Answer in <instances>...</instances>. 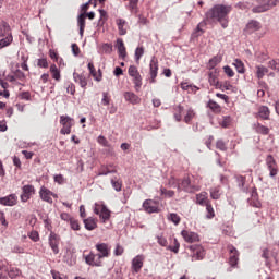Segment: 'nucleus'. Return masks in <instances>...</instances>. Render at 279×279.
Listing matches in <instances>:
<instances>
[{
	"mask_svg": "<svg viewBox=\"0 0 279 279\" xmlns=\"http://www.w3.org/2000/svg\"><path fill=\"white\" fill-rule=\"evenodd\" d=\"M124 99H125V101H130V104H133V105L141 104L140 97L132 92L124 93Z\"/></svg>",
	"mask_w": 279,
	"mask_h": 279,
	"instance_id": "nucleus-23",
	"label": "nucleus"
},
{
	"mask_svg": "<svg viewBox=\"0 0 279 279\" xmlns=\"http://www.w3.org/2000/svg\"><path fill=\"white\" fill-rule=\"evenodd\" d=\"M73 77H74V82H76V84H80L81 88H86V86H88V81H86V77L84 74H78L74 72Z\"/></svg>",
	"mask_w": 279,
	"mask_h": 279,
	"instance_id": "nucleus-22",
	"label": "nucleus"
},
{
	"mask_svg": "<svg viewBox=\"0 0 279 279\" xmlns=\"http://www.w3.org/2000/svg\"><path fill=\"white\" fill-rule=\"evenodd\" d=\"M228 250L230 252L229 263L231 267H236L239 263V251H236V247L232 245L228 246Z\"/></svg>",
	"mask_w": 279,
	"mask_h": 279,
	"instance_id": "nucleus-16",
	"label": "nucleus"
},
{
	"mask_svg": "<svg viewBox=\"0 0 279 279\" xmlns=\"http://www.w3.org/2000/svg\"><path fill=\"white\" fill-rule=\"evenodd\" d=\"M190 250V256L192 258V263L195 260H204L206 256V250H204V246L199 244H193L189 246Z\"/></svg>",
	"mask_w": 279,
	"mask_h": 279,
	"instance_id": "nucleus-4",
	"label": "nucleus"
},
{
	"mask_svg": "<svg viewBox=\"0 0 279 279\" xmlns=\"http://www.w3.org/2000/svg\"><path fill=\"white\" fill-rule=\"evenodd\" d=\"M96 250L98 252V256H100L101 259L108 258V256H110V246L106 243L96 244Z\"/></svg>",
	"mask_w": 279,
	"mask_h": 279,
	"instance_id": "nucleus-13",
	"label": "nucleus"
},
{
	"mask_svg": "<svg viewBox=\"0 0 279 279\" xmlns=\"http://www.w3.org/2000/svg\"><path fill=\"white\" fill-rule=\"evenodd\" d=\"M84 225L86 230H95L97 228V222L93 218L84 219Z\"/></svg>",
	"mask_w": 279,
	"mask_h": 279,
	"instance_id": "nucleus-32",
	"label": "nucleus"
},
{
	"mask_svg": "<svg viewBox=\"0 0 279 279\" xmlns=\"http://www.w3.org/2000/svg\"><path fill=\"white\" fill-rule=\"evenodd\" d=\"M143 208L146 213H158V203H156V201L154 199H146L143 203Z\"/></svg>",
	"mask_w": 279,
	"mask_h": 279,
	"instance_id": "nucleus-15",
	"label": "nucleus"
},
{
	"mask_svg": "<svg viewBox=\"0 0 279 279\" xmlns=\"http://www.w3.org/2000/svg\"><path fill=\"white\" fill-rule=\"evenodd\" d=\"M256 3H258V5L254 7L252 12L254 14H260L263 12H269V10L276 8V5L279 3V0H256Z\"/></svg>",
	"mask_w": 279,
	"mask_h": 279,
	"instance_id": "nucleus-3",
	"label": "nucleus"
},
{
	"mask_svg": "<svg viewBox=\"0 0 279 279\" xmlns=\"http://www.w3.org/2000/svg\"><path fill=\"white\" fill-rule=\"evenodd\" d=\"M271 114V111H269V107L267 106H262L258 109L257 112V118L258 119H263L264 121L269 120V116Z\"/></svg>",
	"mask_w": 279,
	"mask_h": 279,
	"instance_id": "nucleus-20",
	"label": "nucleus"
},
{
	"mask_svg": "<svg viewBox=\"0 0 279 279\" xmlns=\"http://www.w3.org/2000/svg\"><path fill=\"white\" fill-rule=\"evenodd\" d=\"M36 193V189H34V185H24L22 187V195L21 199L22 202H27L29 197H32Z\"/></svg>",
	"mask_w": 279,
	"mask_h": 279,
	"instance_id": "nucleus-14",
	"label": "nucleus"
},
{
	"mask_svg": "<svg viewBox=\"0 0 279 279\" xmlns=\"http://www.w3.org/2000/svg\"><path fill=\"white\" fill-rule=\"evenodd\" d=\"M169 185L178 189V191H185V193H195V191H199V186L193 182H191V178L185 177L181 184L177 183L175 178H171L169 180Z\"/></svg>",
	"mask_w": 279,
	"mask_h": 279,
	"instance_id": "nucleus-2",
	"label": "nucleus"
},
{
	"mask_svg": "<svg viewBox=\"0 0 279 279\" xmlns=\"http://www.w3.org/2000/svg\"><path fill=\"white\" fill-rule=\"evenodd\" d=\"M233 66H235L238 73H245V65H243V61L235 59L233 62Z\"/></svg>",
	"mask_w": 279,
	"mask_h": 279,
	"instance_id": "nucleus-39",
	"label": "nucleus"
},
{
	"mask_svg": "<svg viewBox=\"0 0 279 279\" xmlns=\"http://www.w3.org/2000/svg\"><path fill=\"white\" fill-rule=\"evenodd\" d=\"M66 90L70 93V95H75V85L69 84Z\"/></svg>",
	"mask_w": 279,
	"mask_h": 279,
	"instance_id": "nucleus-63",
	"label": "nucleus"
},
{
	"mask_svg": "<svg viewBox=\"0 0 279 279\" xmlns=\"http://www.w3.org/2000/svg\"><path fill=\"white\" fill-rule=\"evenodd\" d=\"M90 3H94V5H97V0H89L88 2H86L85 4H83V5H82L83 12H86V10H88V7L90 5Z\"/></svg>",
	"mask_w": 279,
	"mask_h": 279,
	"instance_id": "nucleus-57",
	"label": "nucleus"
},
{
	"mask_svg": "<svg viewBox=\"0 0 279 279\" xmlns=\"http://www.w3.org/2000/svg\"><path fill=\"white\" fill-rule=\"evenodd\" d=\"M111 184L112 187L114 189V191L119 192L121 191L123 184L121 183V181L119 179H111Z\"/></svg>",
	"mask_w": 279,
	"mask_h": 279,
	"instance_id": "nucleus-41",
	"label": "nucleus"
},
{
	"mask_svg": "<svg viewBox=\"0 0 279 279\" xmlns=\"http://www.w3.org/2000/svg\"><path fill=\"white\" fill-rule=\"evenodd\" d=\"M211 199H219L221 197V187L215 186L209 190Z\"/></svg>",
	"mask_w": 279,
	"mask_h": 279,
	"instance_id": "nucleus-30",
	"label": "nucleus"
},
{
	"mask_svg": "<svg viewBox=\"0 0 279 279\" xmlns=\"http://www.w3.org/2000/svg\"><path fill=\"white\" fill-rule=\"evenodd\" d=\"M54 182H57V184H64V177L62 174L54 175Z\"/></svg>",
	"mask_w": 279,
	"mask_h": 279,
	"instance_id": "nucleus-59",
	"label": "nucleus"
},
{
	"mask_svg": "<svg viewBox=\"0 0 279 279\" xmlns=\"http://www.w3.org/2000/svg\"><path fill=\"white\" fill-rule=\"evenodd\" d=\"M72 52L74 56H80V47L77 44H72Z\"/></svg>",
	"mask_w": 279,
	"mask_h": 279,
	"instance_id": "nucleus-62",
	"label": "nucleus"
},
{
	"mask_svg": "<svg viewBox=\"0 0 279 279\" xmlns=\"http://www.w3.org/2000/svg\"><path fill=\"white\" fill-rule=\"evenodd\" d=\"M117 49L120 58L125 59L128 52L125 51V44H123V39H117Z\"/></svg>",
	"mask_w": 279,
	"mask_h": 279,
	"instance_id": "nucleus-25",
	"label": "nucleus"
},
{
	"mask_svg": "<svg viewBox=\"0 0 279 279\" xmlns=\"http://www.w3.org/2000/svg\"><path fill=\"white\" fill-rule=\"evenodd\" d=\"M20 99H25V101H29V99H32V95L29 94V92H23L22 94H20Z\"/></svg>",
	"mask_w": 279,
	"mask_h": 279,
	"instance_id": "nucleus-55",
	"label": "nucleus"
},
{
	"mask_svg": "<svg viewBox=\"0 0 279 279\" xmlns=\"http://www.w3.org/2000/svg\"><path fill=\"white\" fill-rule=\"evenodd\" d=\"M50 73L53 77V80H56L57 82H60V70L58 69V66L56 64H51L50 65Z\"/></svg>",
	"mask_w": 279,
	"mask_h": 279,
	"instance_id": "nucleus-31",
	"label": "nucleus"
},
{
	"mask_svg": "<svg viewBox=\"0 0 279 279\" xmlns=\"http://www.w3.org/2000/svg\"><path fill=\"white\" fill-rule=\"evenodd\" d=\"M181 235L186 243H197V241H199V235L193 231L183 230Z\"/></svg>",
	"mask_w": 279,
	"mask_h": 279,
	"instance_id": "nucleus-12",
	"label": "nucleus"
},
{
	"mask_svg": "<svg viewBox=\"0 0 279 279\" xmlns=\"http://www.w3.org/2000/svg\"><path fill=\"white\" fill-rule=\"evenodd\" d=\"M53 279H66V276L60 275L59 272H52Z\"/></svg>",
	"mask_w": 279,
	"mask_h": 279,
	"instance_id": "nucleus-64",
	"label": "nucleus"
},
{
	"mask_svg": "<svg viewBox=\"0 0 279 279\" xmlns=\"http://www.w3.org/2000/svg\"><path fill=\"white\" fill-rule=\"evenodd\" d=\"M60 123L63 125L60 133L61 134H69L71 132V128L75 125V120L69 116H61L60 117Z\"/></svg>",
	"mask_w": 279,
	"mask_h": 279,
	"instance_id": "nucleus-6",
	"label": "nucleus"
},
{
	"mask_svg": "<svg viewBox=\"0 0 279 279\" xmlns=\"http://www.w3.org/2000/svg\"><path fill=\"white\" fill-rule=\"evenodd\" d=\"M77 23L80 27V36H84V29L86 27V13H82L78 15Z\"/></svg>",
	"mask_w": 279,
	"mask_h": 279,
	"instance_id": "nucleus-24",
	"label": "nucleus"
},
{
	"mask_svg": "<svg viewBox=\"0 0 279 279\" xmlns=\"http://www.w3.org/2000/svg\"><path fill=\"white\" fill-rule=\"evenodd\" d=\"M119 29L120 36H125L128 34V29H125L126 22L123 19H118L116 21Z\"/></svg>",
	"mask_w": 279,
	"mask_h": 279,
	"instance_id": "nucleus-26",
	"label": "nucleus"
},
{
	"mask_svg": "<svg viewBox=\"0 0 279 279\" xmlns=\"http://www.w3.org/2000/svg\"><path fill=\"white\" fill-rule=\"evenodd\" d=\"M168 250H170V252H173L174 254H178V252H180V242H178V240L174 239V245L169 246Z\"/></svg>",
	"mask_w": 279,
	"mask_h": 279,
	"instance_id": "nucleus-47",
	"label": "nucleus"
},
{
	"mask_svg": "<svg viewBox=\"0 0 279 279\" xmlns=\"http://www.w3.org/2000/svg\"><path fill=\"white\" fill-rule=\"evenodd\" d=\"M208 106H209L210 110H213L214 112H220L221 111V107L219 106V104H217L213 100H210L208 102Z\"/></svg>",
	"mask_w": 279,
	"mask_h": 279,
	"instance_id": "nucleus-43",
	"label": "nucleus"
},
{
	"mask_svg": "<svg viewBox=\"0 0 279 279\" xmlns=\"http://www.w3.org/2000/svg\"><path fill=\"white\" fill-rule=\"evenodd\" d=\"M101 104L104 106H109L110 105V98H108V93H102V100Z\"/></svg>",
	"mask_w": 279,
	"mask_h": 279,
	"instance_id": "nucleus-56",
	"label": "nucleus"
},
{
	"mask_svg": "<svg viewBox=\"0 0 279 279\" xmlns=\"http://www.w3.org/2000/svg\"><path fill=\"white\" fill-rule=\"evenodd\" d=\"M19 203V197L16 194H10L4 197H0V204L1 206H16Z\"/></svg>",
	"mask_w": 279,
	"mask_h": 279,
	"instance_id": "nucleus-11",
	"label": "nucleus"
},
{
	"mask_svg": "<svg viewBox=\"0 0 279 279\" xmlns=\"http://www.w3.org/2000/svg\"><path fill=\"white\" fill-rule=\"evenodd\" d=\"M85 263L86 265H89L90 267H101V256L99 254L89 253L87 256H85Z\"/></svg>",
	"mask_w": 279,
	"mask_h": 279,
	"instance_id": "nucleus-8",
	"label": "nucleus"
},
{
	"mask_svg": "<svg viewBox=\"0 0 279 279\" xmlns=\"http://www.w3.org/2000/svg\"><path fill=\"white\" fill-rule=\"evenodd\" d=\"M49 245L53 254H60V248L58 247V245H60V235L51 232L49 235Z\"/></svg>",
	"mask_w": 279,
	"mask_h": 279,
	"instance_id": "nucleus-9",
	"label": "nucleus"
},
{
	"mask_svg": "<svg viewBox=\"0 0 279 279\" xmlns=\"http://www.w3.org/2000/svg\"><path fill=\"white\" fill-rule=\"evenodd\" d=\"M37 66H40V69H48L49 62H47V59H39L37 62Z\"/></svg>",
	"mask_w": 279,
	"mask_h": 279,
	"instance_id": "nucleus-48",
	"label": "nucleus"
},
{
	"mask_svg": "<svg viewBox=\"0 0 279 279\" xmlns=\"http://www.w3.org/2000/svg\"><path fill=\"white\" fill-rule=\"evenodd\" d=\"M4 271L8 274L9 278H19L21 276L22 271L21 269L16 268V266H8L4 268Z\"/></svg>",
	"mask_w": 279,
	"mask_h": 279,
	"instance_id": "nucleus-19",
	"label": "nucleus"
},
{
	"mask_svg": "<svg viewBox=\"0 0 279 279\" xmlns=\"http://www.w3.org/2000/svg\"><path fill=\"white\" fill-rule=\"evenodd\" d=\"M98 143L99 145H102V147H110V144H108V140H106L104 135L98 136Z\"/></svg>",
	"mask_w": 279,
	"mask_h": 279,
	"instance_id": "nucleus-51",
	"label": "nucleus"
},
{
	"mask_svg": "<svg viewBox=\"0 0 279 279\" xmlns=\"http://www.w3.org/2000/svg\"><path fill=\"white\" fill-rule=\"evenodd\" d=\"M150 84H155L156 77H158V59L156 57H153L150 60Z\"/></svg>",
	"mask_w": 279,
	"mask_h": 279,
	"instance_id": "nucleus-10",
	"label": "nucleus"
},
{
	"mask_svg": "<svg viewBox=\"0 0 279 279\" xmlns=\"http://www.w3.org/2000/svg\"><path fill=\"white\" fill-rule=\"evenodd\" d=\"M269 73V69H267L264 65H257L256 66V76L258 80H263V77H265V74Z\"/></svg>",
	"mask_w": 279,
	"mask_h": 279,
	"instance_id": "nucleus-29",
	"label": "nucleus"
},
{
	"mask_svg": "<svg viewBox=\"0 0 279 279\" xmlns=\"http://www.w3.org/2000/svg\"><path fill=\"white\" fill-rule=\"evenodd\" d=\"M39 195L43 202H47L48 204H53V198H51L52 192L49 189L41 186L39 191Z\"/></svg>",
	"mask_w": 279,
	"mask_h": 279,
	"instance_id": "nucleus-18",
	"label": "nucleus"
},
{
	"mask_svg": "<svg viewBox=\"0 0 279 279\" xmlns=\"http://www.w3.org/2000/svg\"><path fill=\"white\" fill-rule=\"evenodd\" d=\"M70 226L72 230H80V222L75 218L70 219Z\"/></svg>",
	"mask_w": 279,
	"mask_h": 279,
	"instance_id": "nucleus-49",
	"label": "nucleus"
},
{
	"mask_svg": "<svg viewBox=\"0 0 279 279\" xmlns=\"http://www.w3.org/2000/svg\"><path fill=\"white\" fill-rule=\"evenodd\" d=\"M209 84L211 86H219V81L215 77V75L209 74Z\"/></svg>",
	"mask_w": 279,
	"mask_h": 279,
	"instance_id": "nucleus-54",
	"label": "nucleus"
},
{
	"mask_svg": "<svg viewBox=\"0 0 279 279\" xmlns=\"http://www.w3.org/2000/svg\"><path fill=\"white\" fill-rule=\"evenodd\" d=\"M223 71L228 77H234V71L229 65L223 66Z\"/></svg>",
	"mask_w": 279,
	"mask_h": 279,
	"instance_id": "nucleus-50",
	"label": "nucleus"
},
{
	"mask_svg": "<svg viewBox=\"0 0 279 279\" xmlns=\"http://www.w3.org/2000/svg\"><path fill=\"white\" fill-rule=\"evenodd\" d=\"M12 40H13L12 35H7L5 38L0 39V49H3L4 47L10 46Z\"/></svg>",
	"mask_w": 279,
	"mask_h": 279,
	"instance_id": "nucleus-38",
	"label": "nucleus"
},
{
	"mask_svg": "<svg viewBox=\"0 0 279 279\" xmlns=\"http://www.w3.org/2000/svg\"><path fill=\"white\" fill-rule=\"evenodd\" d=\"M10 35H12V33H10V24H8L7 22H2L0 24V37Z\"/></svg>",
	"mask_w": 279,
	"mask_h": 279,
	"instance_id": "nucleus-27",
	"label": "nucleus"
},
{
	"mask_svg": "<svg viewBox=\"0 0 279 279\" xmlns=\"http://www.w3.org/2000/svg\"><path fill=\"white\" fill-rule=\"evenodd\" d=\"M168 219L170 220V221H172V223L174 225V226H178V223H180V216H178V214H170L169 215V217H168Z\"/></svg>",
	"mask_w": 279,
	"mask_h": 279,
	"instance_id": "nucleus-44",
	"label": "nucleus"
},
{
	"mask_svg": "<svg viewBox=\"0 0 279 279\" xmlns=\"http://www.w3.org/2000/svg\"><path fill=\"white\" fill-rule=\"evenodd\" d=\"M219 62H221V57H214L208 62V69H215V66L219 64Z\"/></svg>",
	"mask_w": 279,
	"mask_h": 279,
	"instance_id": "nucleus-40",
	"label": "nucleus"
},
{
	"mask_svg": "<svg viewBox=\"0 0 279 279\" xmlns=\"http://www.w3.org/2000/svg\"><path fill=\"white\" fill-rule=\"evenodd\" d=\"M254 129H255V132H257V134H263V135H267L269 134V128L260 124V123H255L254 124Z\"/></svg>",
	"mask_w": 279,
	"mask_h": 279,
	"instance_id": "nucleus-28",
	"label": "nucleus"
},
{
	"mask_svg": "<svg viewBox=\"0 0 279 279\" xmlns=\"http://www.w3.org/2000/svg\"><path fill=\"white\" fill-rule=\"evenodd\" d=\"M87 66L89 69L90 75H93L94 80H96V82H101V74L97 75V71L95 70V65L89 62Z\"/></svg>",
	"mask_w": 279,
	"mask_h": 279,
	"instance_id": "nucleus-36",
	"label": "nucleus"
},
{
	"mask_svg": "<svg viewBox=\"0 0 279 279\" xmlns=\"http://www.w3.org/2000/svg\"><path fill=\"white\" fill-rule=\"evenodd\" d=\"M266 167L269 171L270 178H276V175H278V163H276V159H274V156L268 155L266 157Z\"/></svg>",
	"mask_w": 279,
	"mask_h": 279,
	"instance_id": "nucleus-7",
	"label": "nucleus"
},
{
	"mask_svg": "<svg viewBox=\"0 0 279 279\" xmlns=\"http://www.w3.org/2000/svg\"><path fill=\"white\" fill-rule=\"evenodd\" d=\"M123 254V246L117 244L114 250V256H121Z\"/></svg>",
	"mask_w": 279,
	"mask_h": 279,
	"instance_id": "nucleus-60",
	"label": "nucleus"
},
{
	"mask_svg": "<svg viewBox=\"0 0 279 279\" xmlns=\"http://www.w3.org/2000/svg\"><path fill=\"white\" fill-rule=\"evenodd\" d=\"M193 119H195V110H193V108H189L186 111V114L184 117V122L191 123V121H193Z\"/></svg>",
	"mask_w": 279,
	"mask_h": 279,
	"instance_id": "nucleus-37",
	"label": "nucleus"
},
{
	"mask_svg": "<svg viewBox=\"0 0 279 279\" xmlns=\"http://www.w3.org/2000/svg\"><path fill=\"white\" fill-rule=\"evenodd\" d=\"M129 75H130V77H133L135 90L140 92L141 87L143 86V77L141 76L138 69L135 65H131L129 68Z\"/></svg>",
	"mask_w": 279,
	"mask_h": 279,
	"instance_id": "nucleus-5",
	"label": "nucleus"
},
{
	"mask_svg": "<svg viewBox=\"0 0 279 279\" xmlns=\"http://www.w3.org/2000/svg\"><path fill=\"white\" fill-rule=\"evenodd\" d=\"M132 267L133 271H135V274H138V271L143 269V256L137 255L136 257H134L132 260Z\"/></svg>",
	"mask_w": 279,
	"mask_h": 279,
	"instance_id": "nucleus-21",
	"label": "nucleus"
},
{
	"mask_svg": "<svg viewBox=\"0 0 279 279\" xmlns=\"http://www.w3.org/2000/svg\"><path fill=\"white\" fill-rule=\"evenodd\" d=\"M183 112H184V107L179 105L174 108V119H175V121H178V122L182 121V113Z\"/></svg>",
	"mask_w": 279,
	"mask_h": 279,
	"instance_id": "nucleus-35",
	"label": "nucleus"
},
{
	"mask_svg": "<svg viewBox=\"0 0 279 279\" xmlns=\"http://www.w3.org/2000/svg\"><path fill=\"white\" fill-rule=\"evenodd\" d=\"M196 202H197V204H201V206H204V204H206V202H208V193L202 192L201 194H197Z\"/></svg>",
	"mask_w": 279,
	"mask_h": 279,
	"instance_id": "nucleus-33",
	"label": "nucleus"
},
{
	"mask_svg": "<svg viewBox=\"0 0 279 279\" xmlns=\"http://www.w3.org/2000/svg\"><path fill=\"white\" fill-rule=\"evenodd\" d=\"M99 215H100V219H102L104 222H106V221H108V219H110V210L106 206L101 207Z\"/></svg>",
	"mask_w": 279,
	"mask_h": 279,
	"instance_id": "nucleus-34",
	"label": "nucleus"
},
{
	"mask_svg": "<svg viewBox=\"0 0 279 279\" xmlns=\"http://www.w3.org/2000/svg\"><path fill=\"white\" fill-rule=\"evenodd\" d=\"M230 12H232V7L230 5H214L205 13V20L198 23L195 32L192 34L193 38H199V36L204 34V29H202V27H206V21L209 23H215V21H217L220 23L221 27L226 29V27H228V14H230Z\"/></svg>",
	"mask_w": 279,
	"mask_h": 279,
	"instance_id": "nucleus-1",
	"label": "nucleus"
},
{
	"mask_svg": "<svg viewBox=\"0 0 279 279\" xmlns=\"http://www.w3.org/2000/svg\"><path fill=\"white\" fill-rule=\"evenodd\" d=\"M206 210L209 213L208 218L211 219V217H215V210L213 209L211 205L206 204Z\"/></svg>",
	"mask_w": 279,
	"mask_h": 279,
	"instance_id": "nucleus-58",
	"label": "nucleus"
},
{
	"mask_svg": "<svg viewBox=\"0 0 279 279\" xmlns=\"http://www.w3.org/2000/svg\"><path fill=\"white\" fill-rule=\"evenodd\" d=\"M268 66L272 71H277V73H279V60L278 59L269 61Z\"/></svg>",
	"mask_w": 279,
	"mask_h": 279,
	"instance_id": "nucleus-42",
	"label": "nucleus"
},
{
	"mask_svg": "<svg viewBox=\"0 0 279 279\" xmlns=\"http://www.w3.org/2000/svg\"><path fill=\"white\" fill-rule=\"evenodd\" d=\"M216 147H217V149H220V151H226V149H228V147H226V143L221 140H219L216 143Z\"/></svg>",
	"mask_w": 279,
	"mask_h": 279,
	"instance_id": "nucleus-52",
	"label": "nucleus"
},
{
	"mask_svg": "<svg viewBox=\"0 0 279 279\" xmlns=\"http://www.w3.org/2000/svg\"><path fill=\"white\" fill-rule=\"evenodd\" d=\"M144 53H145V49H143V47L136 48V50H135V60H136V62H138V60H141V58H143Z\"/></svg>",
	"mask_w": 279,
	"mask_h": 279,
	"instance_id": "nucleus-46",
	"label": "nucleus"
},
{
	"mask_svg": "<svg viewBox=\"0 0 279 279\" xmlns=\"http://www.w3.org/2000/svg\"><path fill=\"white\" fill-rule=\"evenodd\" d=\"M29 239H32V241H34L36 243L40 239V236L38 235V232L33 231L29 234Z\"/></svg>",
	"mask_w": 279,
	"mask_h": 279,
	"instance_id": "nucleus-61",
	"label": "nucleus"
},
{
	"mask_svg": "<svg viewBox=\"0 0 279 279\" xmlns=\"http://www.w3.org/2000/svg\"><path fill=\"white\" fill-rule=\"evenodd\" d=\"M260 22L256 21V20H251L245 27V32L246 34H254V32H258L260 31Z\"/></svg>",
	"mask_w": 279,
	"mask_h": 279,
	"instance_id": "nucleus-17",
	"label": "nucleus"
},
{
	"mask_svg": "<svg viewBox=\"0 0 279 279\" xmlns=\"http://www.w3.org/2000/svg\"><path fill=\"white\" fill-rule=\"evenodd\" d=\"M108 173H117V170H108L107 168H102L98 172V175H108Z\"/></svg>",
	"mask_w": 279,
	"mask_h": 279,
	"instance_id": "nucleus-53",
	"label": "nucleus"
},
{
	"mask_svg": "<svg viewBox=\"0 0 279 279\" xmlns=\"http://www.w3.org/2000/svg\"><path fill=\"white\" fill-rule=\"evenodd\" d=\"M160 193H161V195H165L166 197H173L175 195V192H173L171 190L163 189V187L160 189Z\"/></svg>",
	"mask_w": 279,
	"mask_h": 279,
	"instance_id": "nucleus-45",
	"label": "nucleus"
}]
</instances>
